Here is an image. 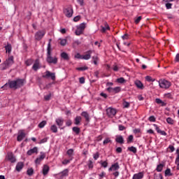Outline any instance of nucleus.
Masks as SVG:
<instances>
[{
    "label": "nucleus",
    "instance_id": "1",
    "mask_svg": "<svg viewBox=\"0 0 179 179\" xmlns=\"http://www.w3.org/2000/svg\"><path fill=\"white\" fill-rule=\"evenodd\" d=\"M52 52V48H51V39L49 40V43L47 47V53H46V62L48 64H52L53 65H57L58 64V57H52L51 55Z\"/></svg>",
    "mask_w": 179,
    "mask_h": 179
},
{
    "label": "nucleus",
    "instance_id": "2",
    "mask_svg": "<svg viewBox=\"0 0 179 179\" xmlns=\"http://www.w3.org/2000/svg\"><path fill=\"white\" fill-rule=\"evenodd\" d=\"M10 89H20L24 85V80L18 78L15 80L8 81Z\"/></svg>",
    "mask_w": 179,
    "mask_h": 179
},
{
    "label": "nucleus",
    "instance_id": "3",
    "mask_svg": "<svg viewBox=\"0 0 179 179\" xmlns=\"http://www.w3.org/2000/svg\"><path fill=\"white\" fill-rule=\"evenodd\" d=\"M13 56H10L6 61L1 64V71H5L8 68H10V66L14 64Z\"/></svg>",
    "mask_w": 179,
    "mask_h": 179
},
{
    "label": "nucleus",
    "instance_id": "4",
    "mask_svg": "<svg viewBox=\"0 0 179 179\" xmlns=\"http://www.w3.org/2000/svg\"><path fill=\"white\" fill-rule=\"evenodd\" d=\"M158 83L161 89H169L170 86H171V83L165 79H160Z\"/></svg>",
    "mask_w": 179,
    "mask_h": 179
},
{
    "label": "nucleus",
    "instance_id": "5",
    "mask_svg": "<svg viewBox=\"0 0 179 179\" xmlns=\"http://www.w3.org/2000/svg\"><path fill=\"white\" fill-rule=\"evenodd\" d=\"M85 29H86V24L82 23L77 26V29L75 31V34L76 36H80V34H83V31H85Z\"/></svg>",
    "mask_w": 179,
    "mask_h": 179
},
{
    "label": "nucleus",
    "instance_id": "6",
    "mask_svg": "<svg viewBox=\"0 0 179 179\" xmlns=\"http://www.w3.org/2000/svg\"><path fill=\"white\" fill-rule=\"evenodd\" d=\"M64 13L66 17H72L73 15V8H72V6H69L66 8L64 9Z\"/></svg>",
    "mask_w": 179,
    "mask_h": 179
},
{
    "label": "nucleus",
    "instance_id": "7",
    "mask_svg": "<svg viewBox=\"0 0 179 179\" xmlns=\"http://www.w3.org/2000/svg\"><path fill=\"white\" fill-rule=\"evenodd\" d=\"M45 36V31H38L35 34V39H36L38 41H40Z\"/></svg>",
    "mask_w": 179,
    "mask_h": 179
},
{
    "label": "nucleus",
    "instance_id": "8",
    "mask_svg": "<svg viewBox=\"0 0 179 179\" xmlns=\"http://www.w3.org/2000/svg\"><path fill=\"white\" fill-rule=\"evenodd\" d=\"M106 114L108 117H113L115 114H117V110L113 108H108L106 109Z\"/></svg>",
    "mask_w": 179,
    "mask_h": 179
},
{
    "label": "nucleus",
    "instance_id": "9",
    "mask_svg": "<svg viewBox=\"0 0 179 179\" xmlns=\"http://www.w3.org/2000/svg\"><path fill=\"white\" fill-rule=\"evenodd\" d=\"M106 90L109 93H120V92H121V87H115V88H113L111 87H109L106 89Z\"/></svg>",
    "mask_w": 179,
    "mask_h": 179
},
{
    "label": "nucleus",
    "instance_id": "10",
    "mask_svg": "<svg viewBox=\"0 0 179 179\" xmlns=\"http://www.w3.org/2000/svg\"><path fill=\"white\" fill-rule=\"evenodd\" d=\"M43 78H50L52 80H55V73H50V71H47L45 72V75L43 76Z\"/></svg>",
    "mask_w": 179,
    "mask_h": 179
},
{
    "label": "nucleus",
    "instance_id": "11",
    "mask_svg": "<svg viewBox=\"0 0 179 179\" xmlns=\"http://www.w3.org/2000/svg\"><path fill=\"white\" fill-rule=\"evenodd\" d=\"M93 53V50H88L86 52V54L83 55V59H85L87 61L92 58V54Z\"/></svg>",
    "mask_w": 179,
    "mask_h": 179
},
{
    "label": "nucleus",
    "instance_id": "12",
    "mask_svg": "<svg viewBox=\"0 0 179 179\" xmlns=\"http://www.w3.org/2000/svg\"><path fill=\"white\" fill-rule=\"evenodd\" d=\"M108 170L109 171H117V170H120V165L118 164V162L113 164Z\"/></svg>",
    "mask_w": 179,
    "mask_h": 179
},
{
    "label": "nucleus",
    "instance_id": "13",
    "mask_svg": "<svg viewBox=\"0 0 179 179\" xmlns=\"http://www.w3.org/2000/svg\"><path fill=\"white\" fill-rule=\"evenodd\" d=\"M44 159H45V154L43 153L39 157L36 159L35 160L36 164H40V163H41V162H43Z\"/></svg>",
    "mask_w": 179,
    "mask_h": 179
},
{
    "label": "nucleus",
    "instance_id": "14",
    "mask_svg": "<svg viewBox=\"0 0 179 179\" xmlns=\"http://www.w3.org/2000/svg\"><path fill=\"white\" fill-rule=\"evenodd\" d=\"M7 159L9 160V162H10V163H15V162H16V158L13 153H8L7 155Z\"/></svg>",
    "mask_w": 179,
    "mask_h": 179
},
{
    "label": "nucleus",
    "instance_id": "15",
    "mask_svg": "<svg viewBox=\"0 0 179 179\" xmlns=\"http://www.w3.org/2000/svg\"><path fill=\"white\" fill-rule=\"evenodd\" d=\"M26 136V134L23 132V131H20L17 136V141L18 142H21V141H23V138Z\"/></svg>",
    "mask_w": 179,
    "mask_h": 179
},
{
    "label": "nucleus",
    "instance_id": "16",
    "mask_svg": "<svg viewBox=\"0 0 179 179\" xmlns=\"http://www.w3.org/2000/svg\"><path fill=\"white\" fill-rule=\"evenodd\" d=\"M34 153H38V148H37V147H34V148L28 150L27 155H28V156H31V155Z\"/></svg>",
    "mask_w": 179,
    "mask_h": 179
},
{
    "label": "nucleus",
    "instance_id": "17",
    "mask_svg": "<svg viewBox=\"0 0 179 179\" xmlns=\"http://www.w3.org/2000/svg\"><path fill=\"white\" fill-rule=\"evenodd\" d=\"M55 122L57 125H58L59 128H61L62 125H64V119L62 117H59L55 120Z\"/></svg>",
    "mask_w": 179,
    "mask_h": 179
},
{
    "label": "nucleus",
    "instance_id": "18",
    "mask_svg": "<svg viewBox=\"0 0 179 179\" xmlns=\"http://www.w3.org/2000/svg\"><path fill=\"white\" fill-rule=\"evenodd\" d=\"M23 167H24V164L23 162H18L16 165L15 170L18 172L21 171Z\"/></svg>",
    "mask_w": 179,
    "mask_h": 179
},
{
    "label": "nucleus",
    "instance_id": "19",
    "mask_svg": "<svg viewBox=\"0 0 179 179\" xmlns=\"http://www.w3.org/2000/svg\"><path fill=\"white\" fill-rule=\"evenodd\" d=\"M82 117H84V118H85V120L87 121V122H89V121H90V115L87 113V111H83L81 113Z\"/></svg>",
    "mask_w": 179,
    "mask_h": 179
},
{
    "label": "nucleus",
    "instance_id": "20",
    "mask_svg": "<svg viewBox=\"0 0 179 179\" xmlns=\"http://www.w3.org/2000/svg\"><path fill=\"white\" fill-rule=\"evenodd\" d=\"M49 171H50V166H48V165H44L43 168V171H42L43 176H47Z\"/></svg>",
    "mask_w": 179,
    "mask_h": 179
},
{
    "label": "nucleus",
    "instance_id": "21",
    "mask_svg": "<svg viewBox=\"0 0 179 179\" xmlns=\"http://www.w3.org/2000/svg\"><path fill=\"white\" fill-rule=\"evenodd\" d=\"M135 85H136V87H138V89H141V90H143V89H144L143 83H142V82H141V80H136Z\"/></svg>",
    "mask_w": 179,
    "mask_h": 179
},
{
    "label": "nucleus",
    "instance_id": "22",
    "mask_svg": "<svg viewBox=\"0 0 179 179\" xmlns=\"http://www.w3.org/2000/svg\"><path fill=\"white\" fill-rule=\"evenodd\" d=\"M143 178V172H139L138 173H135L133 176V179H142Z\"/></svg>",
    "mask_w": 179,
    "mask_h": 179
},
{
    "label": "nucleus",
    "instance_id": "23",
    "mask_svg": "<svg viewBox=\"0 0 179 179\" xmlns=\"http://www.w3.org/2000/svg\"><path fill=\"white\" fill-rule=\"evenodd\" d=\"M7 54H10L12 52V45L10 43H8L7 45L4 47Z\"/></svg>",
    "mask_w": 179,
    "mask_h": 179
},
{
    "label": "nucleus",
    "instance_id": "24",
    "mask_svg": "<svg viewBox=\"0 0 179 179\" xmlns=\"http://www.w3.org/2000/svg\"><path fill=\"white\" fill-rule=\"evenodd\" d=\"M82 122V117L76 116L74 119L75 125H80V122Z\"/></svg>",
    "mask_w": 179,
    "mask_h": 179
},
{
    "label": "nucleus",
    "instance_id": "25",
    "mask_svg": "<svg viewBox=\"0 0 179 179\" xmlns=\"http://www.w3.org/2000/svg\"><path fill=\"white\" fill-rule=\"evenodd\" d=\"M101 31L102 33H106V30H110V26H108V24L107 22L105 23V27L101 26Z\"/></svg>",
    "mask_w": 179,
    "mask_h": 179
},
{
    "label": "nucleus",
    "instance_id": "26",
    "mask_svg": "<svg viewBox=\"0 0 179 179\" xmlns=\"http://www.w3.org/2000/svg\"><path fill=\"white\" fill-rule=\"evenodd\" d=\"M115 141L117 143H124V137L122 136H117Z\"/></svg>",
    "mask_w": 179,
    "mask_h": 179
},
{
    "label": "nucleus",
    "instance_id": "27",
    "mask_svg": "<svg viewBox=\"0 0 179 179\" xmlns=\"http://www.w3.org/2000/svg\"><path fill=\"white\" fill-rule=\"evenodd\" d=\"M40 68V62H38V60H36L35 63L34 64L32 69L34 71H37Z\"/></svg>",
    "mask_w": 179,
    "mask_h": 179
},
{
    "label": "nucleus",
    "instance_id": "28",
    "mask_svg": "<svg viewBox=\"0 0 179 179\" xmlns=\"http://www.w3.org/2000/svg\"><path fill=\"white\" fill-rule=\"evenodd\" d=\"M176 153H177V157H176L175 163L177 166V170H179V150H176Z\"/></svg>",
    "mask_w": 179,
    "mask_h": 179
},
{
    "label": "nucleus",
    "instance_id": "29",
    "mask_svg": "<svg viewBox=\"0 0 179 179\" xmlns=\"http://www.w3.org/2000/svg\"><path fill=\"white\" fill-rule=\"evenodd\" d=\"M61 57L63 58V59H65L66 61H69V55L68 53L63 52L61 53Z\"/></svg>",
    "mask_w": 179,
    "mask_h": 179
},
{
    "label": "nucleus",
    "instance_id": "30",
    "mask_svg": "<svg viewBox=\"0 0 179 179\" xmlns=\"http://www.w3.org/2000/svg\"><path fill=\"white\" fill-rule=\"evenodd\" d=\"M155 101H156L157 104H161V106H162V107L166 106L167 104L164 101H162V99H156Z\"/></svg>",
    "mask_w": 179,
    "mask_h": 179
},
{
    "label": "nucleus",
    "instance_id": "31",
    "mask_svg": "<svg viewBox=\"0 0 179 179\" xmlns=\"http://www.w3.org/2000/svg\"><path fill=\"white\" fill-rule=\"evenodd\" d=\"M50 131H52V132H53L54 134H57L58 132V127H57V125L52 124L50 127Z\"/></svg>",
    "mask_w": 179,
    "mask_h": 179
},
{
    "label": "nucleus",
    "instance_id": "32",
    "mask_svg": "<svg viewBox=\"0 0 179 179\" xmlns=\"http://www.w3.org/2000/svg\"><path fill=\"white\" fill-rule=\"evenodd\" d=\"M92 62L94 65H97L99 64V57L97 55L92 57Z\"/></svg>",
    "mask_w": 179,
    "mask_h": 179
},
{
    "label": "nucleus",
    "instance_id": "33",
    "mask_svg": "<svg viewBox=\"0 0 179 179\" xmlns=\"http://www.w3.org/2000/svg\"><path fill=\"white\" fill-rule=\"evenodd\" d=\"M127 150H129V152H132V153H134V155L136 153V152H138V150L136 149V148L134 146L129 147L127 148Z\"/></svg>",
    "mask_w": 179,
    "mask_h": 179
},
{
    "label": "nucleus",
    "instance_id": "34",
    "mask_svg": "<svg viewBox=\"0 0 179 179\" xmlns=\"http://www.w3.org/2000/svg\"><path fill=\"white\" fill-rule=\"evenodd\" d=\"M69 173V170L64 169L63 171L60 173V174H62V177H68Z\"/></svg>",
    "mask_w": 179,
    "mask_h": 179
},
{
    "label": "nucleus",
    "instance_id": "35",
    "mask_svg": "<svg viewBox=\"0 0 179 179\" xmlns=\"http://www.w3.org/2000/svg\"><path fill=\"white\" fill-rule=\"evenodd\" d=\"M73 132H75V134H76V135H79V134H80V128L78 127H73Z\"/></svg>",
    "mask_w": 179,
    "mask_h": 179
},
{
    "label": "nucleus",
    "instance_id": "36",
    "mask_svg": "<svg viewBox=\"0 0 179 179\" xmlns=\"http://www.w3.org/2000/svg\"><path fill=\"white\" fill-rule=\"evenodd\" d=\"M154 179H163V176H162V173H155Z\"/></svg>",
    "mask_w": 179,
    "mask_h": 179
},
{
    "label": "nucleus",
    "instance_id": "37",
    "mask_svg": "<svg viewBox=\"0 0 179 179\" xmlns=\"http://www.w3.org/2000/svg\"><path fill=\"white\" fill-rule=\"evenodd\" d=\"M66 153L69 157H72L73 156V149L68 150Z\"/></svg>",
    "mask_w": 179,
    "mask_h": 179
},
{
    "label": "nucleus",
    "instance_id": "38",
    "mask_svg": "<svg viewBox=\"0 0 179 179\" xmlns=\"http://www.w3.org/2000/svg\"><path fill=\"white\" fill-rule=\"evenodd\" d=\"M131 105V103H129V102L124 101H123V107L124 108H129V106Z\"/></svg>",
    "mask_w": 179,
    "mask_h": 179
},
{
    "label": "nucleus",
    "instance_id": "39",
    "mask_svg": "<svg viewBox=\"0 0 179 179\" xmlns=\"http://www.w3.org/2000/svg\"><path fill=\"white\" fill-rule=\"evenodd\" d=\"M34 173V170L33 169V168H30L27 170V174L28 176H33V173Z\"/></svg>",
    "mask_w": 179,
    "mask_h": 179
},
{
    "label": "nucleus",
    "instance_id": "40",
    "mask_svg": "<svg viewBox=\"0 0 179 179\" xmlns=\"http://www.w3.org/2000/svg\"><path fill=\"white\" fill-rule=\"evenodd\" d=\"M166 122H168V124H169L170 125H173V124H174V120H173V118L171 117H168L166 119Z\"/></svg>",
    "mask_w": 179,
    "mask_h": 179
},
{
    "label": "nucleus",
    "instance_id": "41",
    "mask_svg": "<svg viewBox=\"0 0 179 179\" xmlns=\"http://www.w3.org/2000/svg\"><path fill=\"white\" fill-rule=\"evenodd\" d=\"M46 124H47L46 121H42L41 123H39L38 127L39 128H44V127H45Z\"/></svg>",
    "mask_w": 179,
    "mask_h": 179
},
{
    "label": "nucleus",
    "instance_id": "42",
    "mask_svg": "<svg viewBox=\"0 0 179 179\" xmlns=\"http://www.w3.org/2000/svg\"><path fill=\"white\" fill-rule=\"evenodd\" d=\"M163 170V164H160L157 166V171L160 173Z\"/></svg>",
    "mask_w": 179,
    "mask_h": 179
},
{
    "label": "nucleus",
    "instance_id": "43",
    "mask_svg": "<svg viewBox=\"0 0 179 179\" xmlns=\"http://www.w3.org/2000/svg\"><path fill=\"white\" fill-rule=\"evenodd\" d=\"M145 80H147V82H155V80H156V79L155 78H152L150 76H147L145 77Z\"/></svg>",
    "mask_w": 179,
    "mask_h": 179
},
{
    "label": "nucleus",
    "instance_id": "44",
    "mask_svg": "<svg viewBox=\"0 0 179 179\" xmlns=\"http://www.w3.org/2000/svg\"><path fill=\"white\" fill-rule=\"evenodd\" d=\"M117 83H125L126 80L124 78H120L117 79Z\"/></svg>",
    "mask_w": 179,
    "mask_h": 179
},
{
    "label": "nucleus",
    "instance_id": "45",
    "mask_svg": "<svg viewBox=\"0 0 179 179\" xmlns=\"http://www.w3.org/2000/svg\"><path fill=\"white\" fill-rule=\"evenodd\" d=\"M25 64H26L27 66H30V65H31V64H33V60L29 59L25 62Z\"/></svg>",
    "mask_w": 179,
    "mask_h": 179
},
{
    "label": "nucleus",
    "instance_id": "46",
    "mask_svg": "<svg viewBox=\"0 0 179 179\" xmlns=\"http://www.w3.org/2000/svg\"><path fill=\"white\" fill-rule=\"evenodd\" d=\"M1 89H3V90H8V89H9V83H7L4 85H3L1 87Z\"/></svg>",
    "mask_w": 179,
    "mask_h": 179
},
{
    "label": "nucleus",
    "instance_id": "47",
    "mask_svg": "<svg viewBox=\"0 0 179 179\" xmlns=\"http://www.w3.org/2000/svg\"><path fill=\"white\" fill-rule=\"evenodd\" d=\"M165 176H171V170H170V169H167L166 171H165Z\"/></svg>",
    "mask_w": 179,
    "mask_h": 179
},
{
    "label": "nucleus",
    "instance_id": "48",
    "mask_svg": "<svg viewBox=\"0 0 179 179\" xmlns=\"http://www.w3.org/2000/svg\"><path fill=\"white\" fill-rule=\"evenodd\" d=\"M134 141V136L130 135L127 138V143H131Z\"/></svg>",
    "mask_w": 179,
    "mask_h": 179
},
{
    "label": "nucleus",
    "instance_id": "49",
    "mask_svg": "<svg viewBox=\"0 0 179 179\" xmlns=\"http://www.w3.org/2000/svg\"><path fill=\"white\" fill-rule=\"evenodd\" d=\"M74 57H75V58H77V59H83V55H81L80 54L77 53L75 55Z\"/></svg>",
    "mask_w": 179,
    "mask_h": 179
},
{
    "label": "nucleus",
    "instance_id": "50",
    "mask_svg": "<svg viewBox=\"0 0 179 179\" xmlns=\"http://www.w3.org/2000/svg\"><path fill=\"white\" fill-rule=\"evenodd\" d=\"M149 121H150V122H156V117H155V116H150L148 118Z\"/></svg>",
    "mask_w": 179,
    "mask_h": 179
},
{
    "label": "nucleus",
    "instance_id": "51",
    "mask_svg": "<svg viewBox=\"0 0 179 179\" xmlns=\"http://www.w3.org/2000/svg\"><path fill=\"white\" fill-rule=\"evenodd\" d=\"M101 165L102 166V167H104V169L107 168V166H108V163H107V162H103L101 163Z\"/></svg>",
    "mask_w": 179,
    "mask_h": 179
},
{
    "label": "nucleus",
    "instance_id": "52",
    "mask_svg": "<svg viewBox=\"0 0 179 179\" xmlns=\"http://www.w3.org/2000/svg\"><path fill=\"white\" fill-rule=\"evenodd\" d=\"M60 44L63 46L66 45V39H62L60 41Z\"/></svg>",
    "mask_w": 179,
    "mask_h": 179
},
{
    "label": "nucleus",
    "instance_id": "53",
    "mask_svg": "<svg viewBox=\"0 0 179 179\" xmlns=\"http://www.w3.org/2000/svg\"><path fill=\"white\" fill-rule=\"evenodd\" d=\"M47 141H48V138H44L41 139L38 143L39 144L45 143V142H47Z\"/></svg>",
    "mask_w": 179,
    "mask_h": 179
},
{
    "label": "nucleus",
    "instance_id": "54",
    "mask_svg": "<svg viewBox=\"0 0 179 179\" xmlns=\"http://www.w3.org/2000/svg\"><path fill=\"white\" fill-rule=\"evenodd\" d=\"M44 99L46 101H48V100H50V99H51V94H49L48 95H45L44 96Z\"/></svg>",
    "mask_w": 179,
    "mask_h": 179
},
{
    "label": "nucleus",
    "instance_id": "55",
    "mask_svg": "<svg viewBox=\"0 0 179 179\" xmlns=\"http://www.w3.org/2000/svg\"><path fill=\"white\" fill-rule=\"evenodd\" d=\"M110 142H111V140L107 138L103 141V145H107V143H110Z\"/></svg>",
    "mask_w": 179,
    "mask_h": 179
},
{
    "label": "nucleus",
    "instance_id": "56",
    "mask_svg": "<svg viewBox=\"0 0 179 179\" xmlns=\"http://www.w3.org/2000/svg\"><path fill=\"white\" fill-rule=\"evenodd\" d=\"M171 6H173V4H172V3H169V2L166 3V9H171Z\"/></svg>",
    "mask_w": 179,
    "mask_h": 179
},
{
    "label": "nucleus",
    "instance_id": "57",
    "mask_svg": "<svg viewBox=\"0 0 179 179\" xmlns=\"http://www.w3.org/2000/svg\"><path fill=\"white\" fill-rule=\"evenodd\" d=\"M168 149L170 150L171 153H173V152H174V150H176V148H174V146H173V145H169Z\"/></svg>",
    "mask_w": 179,
    "mask_h": 179
},
{
    "label": "nucleus",
    "instance_id": "58",
    "mask_svg": "<svg viewBox=\"0 0 179 179\" xmlns=\"http://www.w3.org/2000/svg\"><path fill=\"white\" fill-rule=\"evenodd\" d=\"M141 20H142V17L141 16H139L138 17L136 20H135V23L136 24H138V23H139V22H141Z\"/></svg>",
    "mask_w": 179,
    "mask_h": 179
},
{
    "label": "nucleus",
    "instance_id": "59",
    "mask_svg": "<svg viewBox=\"0 0 179 179\" xmlns=\"http://www.w3.org/2000/svg\"><path fill=\"white\" fill-rule=\"evenodd\" d=\"M76 69H77V71H86L87 69V67H86V66L78 67Z\"/></svg>",
    "mask_w": 179,
    "mask_h": 179
},
{
    "label": "nucleus",
    "instance_id": "60",
    "mask_svg": "<svg viewBox=\"0 0 179 179\" xmlns=\"http://www.w3.org/2000/svg\"><path fill=\"white\" fill-rule=\"evenodd\" d=\"M80 41H75L73 42V47H76V45H80Z\"/></svg>",
    "mask_w": 179,
    "mask_h": 179
},
{
    "label": "nucleus",
    "instance_id": "61",
    "mask_svg": "<svg viewBox=\"0 0 179 179\" xmlns=\"http://www.w3.org/2000/svg\"><path fill=\"white\" fill-rule=\"evenodd\" d=\"M71 160H72V159H64L62 162V164H68L71 163Z\"/></svg>",
    "mask_w": 179,
    "mask_h": 179
},
{
    "label": "nucleus",
    "instance_id": "62",
    "mask_svg": "<svg viewBox=\"0 0 179 179\" xmlns=\"http://www.w3.org/2000/svg\"><path fill=\"white\" fill-rule=\"evenodd\" d=\"M122 40H128L129 38V36H128V34H124L122 36Z\"/></svg>",
    "mask_w": 179,
    "mask_h": 179
},
{
    "label": "nucleus",
    "instance_id": "63",
    "mask_svg": "<svg viewBox=\"0 0 179 179\" xmlns=\"http://www.w3.org/2000/svg\"><path fill=\"white\" fill-rule=\"evenodd\" d=\"M99 152H96L94 155V160H97V159H99Z\"/></svg>",
    "mask_w": 179,
    "mask_h": 179
},
{
    "label": "nucleus",
    "instance_id": "64",
    "mask_svg": "<svg viewBox=\"0 0 179 179\" xmlns=\"http://www.w3.org/2000/svg\"><path fill=\"white\" fill-rule=\"evenodd\" d=\"M79 82H80V83H81V84L85 83V78H83V77L80 78Z\"/></svg>",
    "mask_w": 179,
    "mask_h": 179
}]
</instances>
